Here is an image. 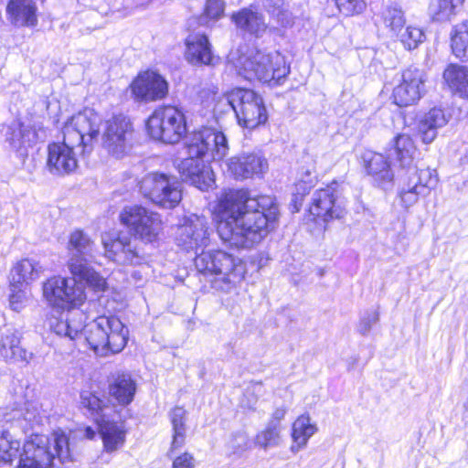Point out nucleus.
Returning <instances> with one entry per match:
<instances>
[{
  "mask_svg": "<svg viewBox=\"0 0 468 468\" xmlns=\"http://www.w3.org/2000/svg\"><path fill=\"white\" fill-rule=\"evenodd\" d=\"M426 76L423 70L410 67L402 71L401 78L393 90L394 102L400 107L416 103L424 93Z\"/></svg>",
  "mask_w": 468,
  "mask_h": 468,
  "instance_id": "nucleus-16",
  "label": "nucleus"
},
{
  "mask_svg": "<svg viewBox=\"0 0 468 468\" xmlns=\"http://www.w3.org/2000/svg\"><path fill=\"white\" fill-rule=\"evenodd\" d=\"M52 442L45 435H35L26 441L20 455L19 468H53L55 459L63 465L71 463L73 458L69 446V439L61 431L52 434Z\"/></svg>",
  "mask_w": 468,
  "mask_h": 468,
  "instance_id": "nucleus-4",
  "label": "nucleus"
},
{
  "mask_svg": "<svg viewBox=\"0 0 468 468\" xmlns=\"http://www.w3.org/2000/svg\"><path fill=\"white\" fill-rule=\"evenodd\" d=\"M402 176L412 184L410 187H417L425 195L436 186L438 181L435 171L430 168L418 169L411 167L410 170H406Z\"/></svg>",
  "mask_w": 468,
  "mask_h": 468,
  "instance_id": "nucleus-34",
  "label": "nucleus"
},
{
  "mask_svg": "<svg viewBox=\"0 0 468 468\" xmlns=\"http://www.w3.org/2000/svg\"><path fill=\"white\" fill-rule=\"evenodd\" d=\"M133 127L123 115H116L104 122L101 132V145L112 155L121 158L133 145Z\"/></svg>",
  "mask_w": 468,
  "mask_h": 468,
  "instance_id": "nucleus-12",
  "label": "nucleus"
},
{
  "mask_svg": "<svg viewBox=\"0 0 468 468\" xmlns=\"http://www.w3.org/2000/svg\"><path fill=\"white\" fill-rule=\"evenodd\" d=\"M286 414V409L284 407H280L274 410V411L271 414V420L270 421H274L276 423H279Z\"/></svg>",
  "mask_w": 468,
  "mask_h": 468,
  "instance_id": "nucleus-57",
  "label": "nucleus"
},
{
  "mask_svg": "<svg viewBox=\"0 0 468 468\" xmlns=\"http://www.w3.org/2000/svg\"><path fill=\"white\" fill-rule=\"evenodd\" d=\"M254 443L264 451L281 446L282 437L280 423L269 421L266 427L256 434Z\"/></svg>",
  "mask_w": 468,
  "mask_h": 468,
  "instance_id": "nucleus-35",
  "label": "nucleus"
},
{
  "mask_svg": "<svg viewBox=\"0 0 468 468\" xmlns=\"http://www.w3.org/2000/svg\"><path fill=\"white\" fill-rule=\"evenodd\" d=\"M229 455L241 456L250 449V440L247 431L240 430L230 434L226 444Z\"/></svg>",
  "mask_w": 468,
  "mask_h": 468,
  "instance_id": "nucleus-44",
  "label": "nucleus"
},
{
  "mask_svg": "<svg viewBox=\"0 0 468 468\" xmlns=\"http://www.w3.org/2000/svg\"><path fill=\"white\" fill-rule=\"evenodd\" d=\"M186 147L189 156L202 158L210 154L214 160L224 158L229 152L226 135L211 127L194 132L187 139Z\"/></svg>",
  "mask_w": 468,
  "mask_h": 468,
  "instance_id": "nucleus-14",
  "label": "nucleus"
},
{
  "mask_svg": "<svg viewBox=\"0 0 468 468\" xmlns=\"http://www.w3.org/2000/svg\"><path fill=\"white\" fill-rule=\"evenodd\" d=\"M195 266L198 272L209 280L212 288L225 292L234 289L245 273L241 260L221 250L197 254Z\"/></svg>",
  "mask_w": 468,
  "mask_h": 468,
  "instance_id": "nucleus-3",
  "label": "nucleus"
},
{
  "mask_svg": "<svg viewBox=\"0 0 468 468\" xmlns=\"http://www.w3.org/2000/svg\"><path fill=\"white\" fill-rule=\"evenodd\" d=\"M339 11L345 16L360 14L366 8L365 0H335Z\"/></svg>",
  "mask_w": 468,
  "mask_h": 468,
  "instance_id": "nucleus-50",
  "label": "nucleus"
},
{
  "mask_svg": "<svg viewBox=\"0 0 468 468\" xmlns=\"http://www.w3.org/2000/svg\"><path fill=\"white\" fill-rule=\"evenodd\" d=\"M299 182L296 184L298 190L303 194L308 192L317 181L316 160L314 156L307 155L303 158L299 170Z\"/></svg>",
  "mask_w": 468,
  "mask_h": 468,
  "instance_id": "nucleus-40",
  "label": "nucleus"
},
{
  "mask_svg": "<svg viewBox=\"0 0 468 468\" xmlns=\"http://www.w3.org/2000/svg\"><path fill=\"white\" fill-rule=\"evenodd\" d=\"M26 288L27 286H12L10 284L9 304L14 311L19 312L25 307L27 301Z\"/></svg>",
  "mask_w": 468,
  "mask_h": 468,
  "instance_id": "nucleus-49",
  "label": "nucleus"
},
{
  "mask_svg": "<svg viewBox=\"0 0 468 468\" xmlns=\"http://www.w3.org/2000/svg\"><path fill=\"white\" fill-rule=\"evenodd\" d=\"M20 339L16 332L6 330L0 339V355L7 362L28 363L32 359V353L20 346Z\"/></svg>",
  "mask_w": 468,
  "mask_h": 468,
  "instance_id": "nucleus-27",
  "label": "nucleus"
},
{
  "mask_svg": "<svg viewBox=\"0 0 468 468\" xmlns=\"http://www.w3.org/2000/svg\"><path fill=\"white\" fill-rule=\"evenodd\" d=\"M186 411L181 407H176L170 412V420L173 427V440L170 451L180 448L186 439Z\"/></svg>",
  "mask_w": 468,
  "mask_h": 468,
  "instance_id": "nucleus-39",
  "label": "nucleus"
},
{
  "mask_svg": "<svg viewBox=\"0 0 468 468\" xmlns=\"http://www.w3.org/2000/svg\"><path fill=\"white\" fill-rule=\"evenodd\" d=\"M101 118L92 109L86 108L69 119L62 128L63 142L48 146V166L52 174L65 175L77 167L76 154L92 150L98 141Z\"/></svg>",
  "mask_w": 468,
  "mask_h": 468,
  "instance_id": "nucleus-2",
  "label": "nucleus"
},
{
  "mask_svg": "<svg viewBox=\"0 0 468 468\" xmlns=\"http://www.w3.org/2000/svg\"><path fill=\"white\" fill-rule=\"evenodd\" d=\"M442 78L450 90L463 98H468V67L449 64Z\"/></svg>",
  "mask_w": 468,
  "mask_h": 468,
  "instance_id": "nucleus-32",
  "label": "nucleus"
},
{
  "mask_svg": "<svg viewBox=\"0 0 468 468\" xmlns=\"http://www.w3.org/2000/svg\"><path fill=\"white\" fill-rule=\"evenodd\" d=\"M195 466L194 457L190 453L185 452L173 461L171 468H195Z\"/></svg>",
  "mask_w": 468,
  "mask_h": 468,
  "instance_id": "nucleus-53",
  "label": "nucleus"
},
{
  "mask_svg": "<svg viewBox=\"0 0 468 468\" xmlns=\"http://www.w3.org/2000/svg\"><path fill=\"white\" fill-rule=\"evenodd\" d=\"M132 93L138 101H155L165 98L168 83L155 71L147 70L137 76L131 84Z\"/></svg>",
  "mask_w": 468,
  "mask_h": 468,
  "instance_id": "nucleus-17",
  "label": "nucleus"
},
{
  "mask_svg": "<svg viewBox=\"0 0 468 468\" xmlns=\"http://www.w3.org/2000/svg\"><path fill=\"white\" fill-rule=\"evenodd\" d=\"M6 15L16 27H35L37 24V6L33 0H9Z\"/></svg>",
  "mask_w": 468,
  "mask_h": 468,
  "instance_id": "nucleus-24",
  "label": "nucleus"
},
{
  "mask_svg": "<svg viewBox=\"0 0 468 468\" xmlns=\"http://www.w3.org/2000/svg\"><path fill=\"white\" fill-rule=\"evenodd\" d=\"M20 441L7 431H0V465L10 463L18 454Z\"/></svg>",
  "mask_w": 468,
  "mask_h": 468,
  "instance_id": "nucleus-42",
  "label": "nucleus"
},
{
  "mask_svg": "<svg viewBox=\"0 0 468 468\" xmlns=\"http://www.w3.org/2000/svg\"><path fill=\"white\" fill-rule=\"evenodd\" d=\"M44 271L40 263L33 259H24L18 261L10 271V282L12 286H27L30 282L39 278Z\"/></svg>",
  "mask_w": 468,
  "mask_h": 468,
  "instance_id": "nucleus-28",
  "label": "nucleus"
},
{
  "mask_svg": "<svg viewBox=\"0 0 468 468\" xmlns=\"http://www.w3.org/2000/svg\"><path fill=\"white\" fill-rule=\"evenodd\" d=\"M367 173L378 183H389L394 175L388 159L381 154H372L365 158Z\"/></svg>",
  "mask_w": 468,
  "mask_h": 468,
  "instance_id": "nucleus-33",
  "label": "nucleus"
},
{
  "mask_svg": "<svg viewBox=\"0 0 468 468\" xmlns=\"http://www.w3.org/2000/svg\"><path fill=\"white\" fill-rule=\"evenodd\" d=\"M147 130L150 135L165 144H176L186 134L184 113L174 106L156 109L148 118Z\"/></svg>",
  "mask_w": 468,
  "mask_h": 468,
  "instance_id": "nucleus-9",
  "label": "nucleus"
},
{
  "mask_svg": "<svg viewBox=\"0 0 468 468\" xmlns=\"http://www.w3.org/2000/svg\"><path fill=\"white\" fill-rule=\"evenodd\" d=\"M32 135L29 129L18 122H13L6 130L5 140L14 150L20 151L30 146Z\"/></svg>",
  "mask_w": 468,
  "mask_h": 468,
  "instance_id": "nucleus-38",
  "label": "nucleus"
},
{
  "mask_svg": "<svg viewBox=\"0 0 468 468\" xmlns=\"http://www.w3.org/2000/svg\"><path fill=\"white\" fill-rule=\"evenodd\" d=\"M224 101L235 112L240 126L254 129L268 119L262 98L251 90L235 89Z\"/></svg>",
  "mask_w": 468,
  "mask_h": 468,
  "instance_id": "nucleus-8",
  "label": "nucleus"
},
{
  "mask_svg": "<svg viewBox=\"0 0 468 468\" xmlns=\"http://www.w3.org/2000/svg\"><path fill=\"white\" fill-rule=\"evenodd\" d=\"M403 47L408 50H412L424 41L425 35L421 28L414 26L404 27L403 29L396 35Z\"/></svg>",
  "mask_w": 468,
  "mask_h": 468,
  "instance_id": "nucleus-45",
  "label": "nucleus"
},
{
  "mask_svg": "<svg viewBox=\"0 0 468 468\" xmlns=\"http://www.w3.org/2000/svg\"><path fill=\"white\" fill-rule=\"evenodd\" d=\"M380 16L384 26L395 36L405 27L404 13L397 5H387L382 10Z\"/></svg>",
  "mask_w": 468,
  "mask_h": 468,
  "instance_id": "nucleus-41",
  "label": "nucleus"
},
{
  "mask_svg": "<svg viewBox=\"0 0 468 468\" xmlns=\"http://www.w3.org/2000/svg\"><path fill=\"white\" fill-rule=\"evenodd\" d=\"M310 213L314 217L321 218L324 222H328L334 218H341L346 213L343 202L335 196L332 188L317 190L313 197V203L310 207Z\"/></svg>",
  "mask_w": 468,
  "mask_h": 468,
  "instance_id": "nucleus-19",
  "label": "nucleus"
},
{
  "mask_svg": "<svg viewBox=\"0 0 468 468\" xmlns=\"http://www.w3.org/2000/svg\"><path fill=\"white\" fill-rule=\"evenodd\" d=\"M232 20L238 28L257 37H261L267 29L263 16L251 8H243L233 14Z\"/></svg>",
  "mask_w": 468,
  "mask_h": 468,
  "instance_id": "nucleus-29",
  "label": "nucleus"
},
{
  "mask_svg": "<svg viewBox=\"0 0 468 468\" xmlns=\"http://www.w3.org/2000/svg\"><path fill=\"white\" fill-rule=\"evenodd\" d=\"M411 185L412 184L401 176V186L399 195L402 205L406 208L416 204L420 196L425 195V193L420 191V189H417V187H410Z\"/></svg>",
  "mask_w": 468,
  "mask_h": 468,
  "instance_id": "nucleus-46",
  "label": "nucleus"
},
{
  "mask_svg": "<svg viewBox=\"0 0 468 468\" xmlns=\"http://www.w3.org/2000/svg\"><path fill=\"white\" fill-rule=\"evenodd\" d=\"M278 216L273 197H251L248 190L230 189L218 201V234L231 247L250 249L268 236Z\"/></svg>",
  "mask_w": 468,
  "mask_h": 468,
  "instance_id": "nucleus-1",
  "label": "nucleus"
},
{
  "mask_svg": "<svg viewBox=\"0 0 468 468\" xmlns=\"http://www.w3.org/2000/svg\"><path fill=\"white\" fill-rule=\"evenodd\" d=\"M140 191L154 204L164 207H175L182 198L181 183L165 174L150 173L140 182Z\"/></svg>",
  "mask_w": 468,
  "mask_h": 468,
  "instance_id": "nucleus-11",
  "label": "nucleus"
},
{
  "mask_svg": "<svg viewBox=\"0 0 468 468\" xmlns=\"http://www.w3.org/2000/svg\"><path fill=\"white\" fill-rule=\"evenodd\" d=\"M239 73L247 80L278 83L290 72L285 58L278 51L266 53L256 50L239 58Z\"/></svg>",
  "mask_w": 468,
  "mask_h": 468,
  "instance_id": "nucleus-7",
  "label": "nucleus"
},
{
  "mask_svg": "<svg viewBox=\"0 0 468 468\" xmlns=\"http://www.w3.org/2000/svg\"><path fill=\"white\" fill-rule=\"evenodd\" d=\"M83 434H84V437L89 439V440H92L94 437H95V431L90 428V427H85V429L83 430Z\"/></svg>",
  "mask_w": 468,
  "mask_h": 468,
  "instance_id": "nucleus-58",
  "label": "nucleus"
},
{
  "mask_svg": "<svg viewBox=\"0 0 468 468\" xmlns=\"http://www.w3.org/2000/svg\"><path fill=\"white\" fill-rule=\"evenodd\" d=\"M394 151L397 161L401 168L410 170L414 160L416 147L412 139L407 134H399L395 138Z\"/></svg>",
  "mask_w": 468,
  "mask_h": 468,
  "instance_id": "nucleus-36",
  "label": "nucleus"
},
{
  "mask_svg": "<svg viewBox=\"0 0 468 468\" xmlns=\"http://www.w3.org/2000/svg\"><path fill=\"white\" fill-rule=\"evenodd\" d=\"M76 278L55 276L43 284V295L48 303L63 310H80L86 300L83 285Z\"/></svg>",
  "mask_w": 468,
  "mask_h": 468,
  "instance_id": "nucleus-10",
  "label": "nucleus"
},
{
  "mask_svg": "<svg viewBox=\"0 0 468 468\" xmlns=\"http://www.w3.org/2000/svg\"><path fill=\"white\" fill-rule=\"evenodd\" d=\"M218 95V88L213 84H208L198 91V96L202 101H215Z\"/></svg>",
  "mask_w": 468,
  "mask_h": 468,
  "instance_id": "nucleus-54",
  "label": "nucleus"
},
{
  "mask_svg": "<svg viewBox=\"0 0 468 468\" xmlns=\"http://www.w3.org/2000/svg\"><path fill=\"white\" fill-rule=\"evenodd\" d=\"M379 320V314L377 310H373L370 312H367L360 319L357 331L360 335H367L372 326L376 324Z\"/></svg>",
  "mask_w": 468,
  "mask_h": 468,
  "instance_id": "nucleus-51",
  "label": "nucleus"
},
{
  "mask_svg": "<svg viewBox=\"0 0 468 468\" xmlns=\"http://www.w3.org/2000/svg\"><path fill=\"white\" fill-rule=\"evenodd\" d=\"M120 219L135 237L144 242L155 240L162 230L159 214L141 206L126 207L121 213Z\"/></svg>",
  "mask_w": 468,
  "mask_h": 468,
  "instance_id": "nucleus-13",
  "label": "nucleus"
},
{
  "mask_svg": "<svg viewBox=\"0 0 468 468\" xmlns=\"http://www.w3.org/2000/svg\"><path fill=\"white\" fill-rule=\"evenodd\" d=\"M272 16H274L276 18L277 22L282 27H284L291 26L292 23V17L291 13H289L285 9H279V12H277Z\"/></svg>",
  "mask_w": 468,
  "mask_h": 468,
  "instance_id": "nucleus-55",
  "label": "nucleus"
},
{
  "mask_svg": "<svg viewBox=\"0 0 468 468\" xmlns=\"http://www.w3.org/2000/svg\"><path fill=\"white\" fill-rule=\"evenodd\" d=\"M224 12V2L222 0H207L205 7V18L218 19Z\"/></svg>",
  "mask_w": 468,
  "mask_h": 468,
  "instance_id": "nucleus-52",
  "label": "nucleus"
},
{
  "mask_svg": "<svg viewBox=\"0 0 468 468\" xmlns=\"http://www.w3.org/2000/svg\"><path fill=\"white\" fill-rule=\"evenodd\" d=\"M178 171L183 180L200 190H207L214 182L211 168L199 157L189 156L182 160Z\"/></svg>",
  "mask_w": 468,
  "mask_h": 468,
  "instance_id": "nucleus-20",
  "label": "nucleus"
},
{
  "mask_svg": "<svg viewBox=\"0 0 468 468\" xmlns=\"http://www.w3.org/2000/svg\"><path fill=\"white\" fill-rule=\"evenodd\" d=\"M450 116L441 108H432L420 120L418 131L424 144L432 143L437 137V130L446 125Z\"/></svg>",
  "mask_w": 468,
  "mask_h": 468,
  "instance_id": "nucleus-26",
  "label": "nucleus"
},
{
  "mask_svg": "<svg viewBox=\"0 0 468 468\" xmlns=\"http://www.w3.org/2000/svg\"><path fill=\"white\" fill-rule=\"evenodd\" d=\"M80 404L90 415H97L102 410L103 401L92 391L82 390L80 395Z\"/></svg>",
  "mask_w": 468,
  "mask_h": 468,
  "instance_id": "nucleus-48",
  "label": "nucleus"
},
{
  "mask_svg": "<svg viewBox=\"0 0 468 468\" xmlns=\"http://www.w3.org/2000/svg\"><path fill=\"white\" fill-rule=\"evenodd\" d=\"M136 390L135 382L127 374H119L113 377L109 385V394L120 405L130 404Z\"/></svg>",
  "mask_w": 468,
  "mask_h": 468,
  "instance_id": "nucleus-31",
  "label": "nucleus"
},
{
  "mask_svg": "<svg viewBox=\"0 0 468 468\" xmlns=\"http://www.w3.org/2000/svg\"><path fill=\"white\" fill-rule=\"evenodd\" d=\"M227 166L236 179H246L264 173L268 163L261 154L250 153L231 157L227 162Z\"/></svg>",
  "mask_w": 468,
  "mask_h": 468,
  "instance_id": "nucleus-21",
  "label": "nucleus"
},
{
  "mask_svg": "<svg viewBox=\"0 0 468 468\" xmlns=\"http://www.w3.org/2000/svg\"><path fill=\"white\" fill-rule=\"evenodd\" d=\"M98 425L103 447L107 452H115L123 446L126 431L122 424L102 419L98 420Z\"/></svg>",
  "mask_w": 468,
  "mask_h": 468,
  "instance_id": "nucleus-30",
  "label": "nucleus"
},
{
  "mask_svg": "<svg viewBox=\"0 0 468 468\" xmlns=\"http://www.w3.org/2000/svg\"><path fill=\"white\" fill-rule=\"evenodd\" d=\"M129 331L115 315H101L90 325L86 340L101 356L120 353L126 346Z\"/></svg>",
  "mask_w": 468,
  "mask_h": 468,
  "instance_id": "nucleus-5",
  "label": "nucleus"
},
{
  "mask_svg": "<svg viewBox=\"0 0 468 468\" xmlns=\"http://www.w3.org/2000/svg\"><path fill=\"white\" fill-rule=\"evenodd\" d=\"M105 255L119 264H139L141 257L127 235L106 233L101 238Z\"/></svg>",
  "mask_w": 468,
  "mask_h": 468,
  "instance_id": "nucleus-18",
  "label": "nucleus"
},
{
  "mask_svg": "<svg viewBox=\"0 0 468 468\" xmlns=\"http://www.w3.org/2000/svg\"><path fill=\"white\" fill-rule=\"evenodd\" d=\"M282 6H283L282 0H266L265 1V7H266L267 11L271 16H273L277 12H279V9H284Z\"/></svg>",
  "mask_w": 468,
  "mask_h": 468,
  "instance_id": "nucleus-56",
  "label": "nucleus"
},
{
  "mask_svg": "<svg viewBox=\"0 0 468 468\" xmlns=\"http://www.w3.org/2000/svg\"><path fill=\"white\" fill-rule=\"evenodd\" d=\"M68 249L70 255L68 268L70 273L95 290L103 291L105 279L90 265L95 252V243L90 237L80 229L73 231L69 236Z\"/></svg>",
  "mask_w": 468,
  "mask_h": 468,
  "instance_id": "nucleus-6",
  "label": "nucleus"
},
{
  "mask_svg": "<svg viewBox=\"0 0 468 468\" xmlns=\"http://www.w3.org/2000/svg\"><path fill=\"white\" fill-rule=\"evenodd\" d=\"M451 48L456 58L468 60V20L453 27L451 33Z\"/></svg>",
  "mask_w": 468,
  "mask_h": 468,
  "instance_id": "nucleus-37",
  "label": "nucleus"
},
{
  "mask_svg": "<svg viewBox=\"0 0 468 468\" xmlns=\"http://www.w3.org/2000/svg\"><path fill=\"white\" fill-rule=\"evenodd\" d=\"M318 431L315 422H313L308 414L299 416L292 426V445L290 451L292 453L296 454L303 450L308 443V441Z\"/></svg>",
  "mask_w": 468,
  "mask_h": 468,
  "instance_id": "nucleus-25",
  "label": "nucleus"
},
{
  "mask_svg": "<svg viewBox=\"0 0 468 468\" xmlns=\"http://www.w3.org/2000/svg\"><path fill=\"white\" fill-rule=\"evenodd\" d=\"M86 315L80 310H67L50 319V329L58 335L76 339L85 327Z\"/></svg>",
  "mask_w": 468,
  "mask_h": 468,
  "instance_id": "nucleus-22",
  "label": "nucleus"
},
{
  "mask_svg": "<svg viewBox=\"0 0 468 468\" xmlns=\"http://www.w3.org/2000/svg\"><path fill=\"white\" fill-rule=\"evenodd\" d=\"M186 60L193 65H215L218 58L211 51L205 35L190 36L186 39Z\"/></svg>",
  "mask_w": 468,
  "mask_h": 468,
  "instance_id": "nucleus-23",
  "label": "nucleus"
},
{
  "mask_svg": "<svg viewBox=\"0 0 468 468\" xmlns=\"http://www.w3.org/2000/svg\"><path fill=\"white\" fill-rule=\"evenodd\" d=\"M263 394L261 383H252L249 385L240 399V406L244 409L254 410L259 398Z\"/></svg>",
  "mask_w": 468,
  "mask_h": 468,
  "instance_id": "nucleus-47",
  "label": "nucleus"
},
{
  "mask_svg": "<svg viewBox=\"0 0 468 468\" xmlns=\"http://www.w3.org/2000/svg\"><path fill=\"white\" fill-rule=\"evenodd\" d=\"M209 229L207 218L203 216L191 215L178 226L176 243L185 250H194L209 244Z\"/></svg>",
  "mask_w": 468,
  "mask_h": 468,
  "instance_id": "nucleus-15",
  "label": "nucleus"
},
{
  "mask_svg": "<svg viewBox=\"0 0 468 468\" xmlns=\"http://www.w3.org/2000/svg\"><path fill=\"white\" fill-rule=\"evenodd\" d=\"M461 4L453 0H431L429 12L433 20H449L454 14L455 7Z\"/></svg>",
  "mask_w": 468,
  "mask_h": 468,
  "instance_id": "nucleus-43",
  "label": "nucleus"
}]
</instances>
